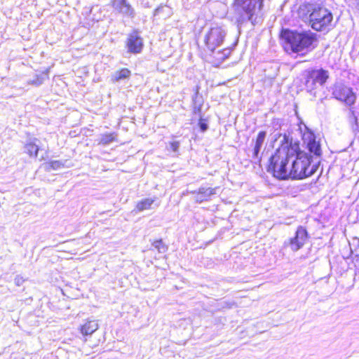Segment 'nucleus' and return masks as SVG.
<instances>
[{"instance_id": "nucleus-1", "label": "nucleus", "mask_w": 359, "mask_h": 359, "mask_svg": "<svg viewBox=\"0 0 359 359\" xmlns=\"http://www.w3.org/2000/svg\"><path fill=\"white\" fill-rule=\"evenodd\" d=\"M280 138V146L276 149L275 154L269 159L268 172H272L273 175L279 180H287L290 178L291 160L298 149V142H293L289 135H278Z\"/></svg>"}, {"instance_id": "nucleus-7", "label": "nucleus", "mask_w": 359, "mask_h": 359, "mask_svg": "<svg viewBox=\"0 0 359 359\" xmlns=\"http://www.w3.org/2000/svg\"><path fill=\"white\" fill-rule=\"evenodd\" d=\"M329 78L328 72L323 69H313L309 72L305 86L309 90H312L318 86H323Z\"/></svg>"}, {"instance_id": "nucleus-17", "label": "nucleus", "mask_w": 359, "mask_h": 359, "mask_svg": "<svg viewBox=\"0 0 359 359\" xmlns=\"http://www.w3.org/2000/svg\"><path fill=\"white\" fill-rule=\"evenodd\" d=\"M155 199L153 198H144L137 203L136 210L139 212H142L146 210L152 209V205Z\"/></svg>"}, {"instance_id": "nucleus-13", "label": "nucleus", "mask_w": 359, "mask_h": 359, "mask_svg": "<svg viewBox=\"0 0 359 359\" xmlns=\"http://www.w3.org/2000/svg\"><path fill=\"white\" fill-rule=\"evenodd\" d=\"M266 137V133L265 131H261L258 133L257 139L255 142L254 148L252 150V158L255 162L260 161V151L263 147L265 139Z\"/></svg>"}, {"instance_id": "nucleus-14", "label": "nucleus", "mask_w": 359, "mask_h": 359, "mask_svg": "<svg viewBox=\"0 0 359 359\" xmlns=\"http://www.w3.org/2000/svg\"><path fill=\"white\" fill-rule=\"evenodd\" d=\"M216 188H205L201 187L197 192V195L195 197V200L198 203H202L203 201L208 200V198L216 194Z\"/></svg>"}, {"instance_id": "nucleus-2", "label": "nucleus", "mask_w": 359, "mask_h": 359, "mask_svg": "<svg viewBox=\"0 0 359 359\" xmlns=\"http://www.w3.org/2000/svg\"><path fill=\"white\" fill-rule=\"evenodd\" d=\"M263 0H235L233 8L234 18L238 26L250 22L252 25L261 19Z\"/></svg>"}, {"instance_id": "nucleus-12", "label": "nucleus", "mask_w": 359, "mask_h": 359, "mask_svg": "<svg viewBox=\"0 0 359 359\" xmlns=\"http://www.w3.org/2000/svg\"><path fill=\"white\" fill-rule=\"evenodd\" d=\"M111 5L116 11L124 16L133 18L135 15L134 8L127 0H112Z\"/></svg>"}, {"instance_id": "nucleus-26", "label": "nucleus", "mask_w": 359, "mask_h": 359, "mask_svg": "<svg viewBox=\"0 0 359 359\" xmlns=\"http://www.w3.org/2000/svg\"><path fill=\"white\" fill-rule=\"evenodd\" d=\"M179 147H180L179 142L175 141L170 144V149H171L174 152H177L178 151Z\"/></svg>"}, {"instance_id": "nucleus-23", "label": "nucleus", "mask_w": 359, "mask_h": 359, "mask_svg": "<svg viewBox=\"0 0 359 359\" xmlns=\"http://www.w3.org/2000/svg\"><path fill=\"white\" fill-rule=\"evenodd\" d=\"M45 79H46V75H44V74L36 75L34 79L29 80L28 81V83L31 84V85H34V86H39L43 83Z\"/></svg>"}, {"instance_id": "nucleus-15", "label": "nucleus", "mask_w": 359, "mask_h": 359, "mask_svg": "<svg viewBox=\"0 0 359 359\" xmlns=\"http://www.w3.org/2000/svg\"><path fill=\"white\" fill-rule=\"evenodd\" d=\"M98 327V323L95 320H88L81 327L80 331L83 335H90L94 333Z\"/></svg>"}, {"instance_id": "nucleus-6", "label": "nucleus", "mask_w": 359, "mask_h": 359, "mask_svg": "<svg viewBox=\"0 0 359 359\" xmlns=\"http://www.w3.org/2000/svg\"><path fill=\"white\" fill-rule=\"evenodd\" d=\"M226 32L221 27H213L204 36L203 41L207 48L211 51L220 46L224 42Z\"/></svg>"}, {"instance_id": "nucleus-28", "label": "nucleus", "mask_w": 359, "mask_h": 359, "mask_svg": "<svg viewBox=\"0 0 359 359\" xmlns=\"http://www.w3.org/2000/svg\"><path fill=\"white\" fill-rule=\"evenodd\" d=\"M200 128H201V130L204 132L207 129H208V125L205 123H203V122H200Z\"/></svg>"}, {"instance_id": "nucleus-25", "label": "nucleus", "mask_w": 359, "mask_h": 359, "mask_svg": "<svg viewBox=\"0 0 359 359\" xmlns=\"http://www.w3.org/2000/svg\"><path fill=\"white\" fill-rule=\"evenodd\" d=\"M218 55H222L221 56L218 57L219 60H224L230 54V50L229 49H224L222 53L218 52Z\"/></svg>"}, {"instance_id": "nucleus-19", "label": "nucleus", "mask_w": 359, "mask_h": 359, "mask_svg": "<svg viewBox=\"0 0 359 359\" xmlns=\"http://www.w3.org/2000/svg\"><path fill=\"white\" fill-rule=\"evenodd\" d=\"M61 161H51L46 165V170L48 172L51 170H57L65 167V163Z\"/></svg>"}, {"instance_id": "nucleus-10", "label": "nucleus", "mask_w": 359, "mask_h": 359, "mask_svg": "<svg viewBox=\"0 0 359 359\" xmlns=\"http://www.w3.org/2000/svg\"><path fill=\"white\" fill-rule=\"evenodd\" d=\"M307 239V231L300 226L297 228L295 236L289 240L287 245L292 251L297 252L304 246Z\"/></svg>"}, {"instance_id": "nucleus-4", "label": "nucleus", "mask_w": 359, "mask_h": 359, "mask_svg": "<svg viewBox=\"0 0 359 359\" xmlns=\"http://www.w3.org/2000/svg\"><path fill=\"white\" fill-rule=\"evenodd\" d=\"M281 36L294 53L313 49L317 41L316 34L310 31L297 32L286 29L282 32Z\"/></svg>"}, {"instance_id": "nucleus-16", "label": "nucleus", "mask_w": 359, "mask_h": 359, "mask_svg": "<svg viewBox=\"0 0 359 359\" xmlns=\"http://www.w3.org/2000/svg\"><path fill=\"white\" fill-rule=\"evenodd\" d=\"M130 71L127 68H123L120 71L114 72L111 76V80L113 82H118L121 80L128 79L130 76Z\"/></svg>"}, {"instance_id": "nucleus-27", "label": "nucleus", "mask_w": 359, "mask_h": 359, "mask_svg": "<svg viewBox=\"0 0 359 359\" xmlns=\"http://www.w3.org/2000/svg\"><path fill=\"white\" fill-rule=\"evenodd\" d=\"M14 281H15V284L17 286H20L25 282V279L20 276H17L15 278Z\"/></svg>"}, {"instance_id": "nucleus-11", "label": "nucleus", "mask_w": 359, "mask_h": 359, "mask_svg": "<svg viewBox=\"0 0 359 359\" xmlns=\"http://www.w3.org/2000/svg\"><path fill=\"white\" fill-rule=\"evenodd\" d=\"M126 46L129 52L139 53L143 48V39L137 30H134L128 35Z\"/></svg>"}, {"instance_id": "nucleus-8", "label": "nucleus", "mask_w": 359, "mask_h": 359, "mask_svg": "<svg viewBox=\"0 0 359 359\" xmlns=\"http://www.w3.org/2000/svg\"><path fill=\"white\" fill-rule=\"evenodd\" d=\"M334 98L344 102L346 105H353L356 100V95L352 89L341 83L334 85L332 91Z\"/></svg>"}, {"instance_id": "nucleus-5", "label": "nucleus", "mask_w": 359, "mask_h": 359, "mask_svg": "<svg viewBox=\"0 0 359 359\" xmlns=\"http://www.w3.org/2000/svg\"><path fill=\"white\" fill-rule=\"evenodd\" d=\"M309 11H311L309 22L311 27L316 31L325 29L332 21V13L324 6L314 5L311 6Z\"/></svg>"}, {"instance_id": "nucleus-18", "label": "nucleus", "mask_w": 359, "mask_h": 359, "mask_svg": "<svg viewBox=\"0 0 359 359\" xmlns=\"http://www.w3.org/2000/svg\"><path fill=\"white\" fill-rule=\"evenodd\" d=\"M39 151V146L35 142H29L25 145V152L29 156L36 157Z\"/></svg>"}, {"instance_id": "nucleus-24", "label": "nucleus", "mask_w": 359, "mask_h": 359, "mask_svg": "<svg viewBox=\"0 0 359 359\" xmlns=\"http://www.w3.org/2000/svg\"><path fill=\"white\" fill-rule=\"evenodd\" d=\"M350 249L351 252H353V250H355L359 248V238H353L351 241V242H349Z\"/></svg>"}, {"instance_id": "nucleus-9", "label": "nucleus", "mask_w": 359, "mask_h": 359, "mask_svg": "<svg viewBox=\"0 0 359 359\" xmlns=\"http://www.w3.org/2000/svg\"><path fill=\"white\" fill-rule=\"evenodd\" d=\"M306 130L303 133L302 140L310 154H313L316 157L321 156V147L318 141H316V137L314 133L305 126Z\"/></svg>"}, {"instance_id": "nucleus-22", "label": "nucleus", "mask_w": 359, "mask_h": 359, "mask_svg": "<svg viewBox=\"0 0 359 359\" xmlns=\"http://www.w3.org/2000/svg\"><path fill=\"white\" fill-rule=\"evenodd\" d=\"M152 246L156 249L159 253H165L168 250L167 246L163 243L161 239L155 241L152 243Z\"/></svg>"}, {"instance_id": "nucleus-21", "label": "nucleus", "mask_w": 359, "mask_h": 359, "mask_svg": "<svg viewBox=\"0 0 359 359\" xmlns=\"http://www.w3.org/2000/svg\"><path fill=\"white\" fill-rule=\"evenodd\" d=\"M349 121L352 124L353 130H355L358 128V118L355 116V111L351 108L349 109Z\"/></svg>"}, {"instance_id": "nucleus-20", "label": "nucleus", "mask_w": 359, "mask_h": 359, "mask_svg": "<svg viewBox=\"0 0 359 359\" xmlns=\"http://www.w3.org/2000/svg\"><path fill=\"white\" fill-rule=\"evenodd\" d=\"M114 140H115V135L114 133L104 134V135H101L100 140H99V144H103V145H107V144H109L111 142H114Z\"/></svg>"}, {"instance_id": "nucleus-3", "label": "nucleus", "mask_w": 359, "mask_h": 359, "mask_svg": "<svg viewBox=\"0 0 359 359\" xmlns=\"http://www.w3.org/2000/svg\"><path fill=\"white\" fill-rule=\"evenodd\" d=\"M311 162V156L307 153L300 151L298 144L297 152L294 155V158L291 160L290 178L301 180L313 175L318 168L319 161L313 164Z\"/></svg>"}]
</instances>
